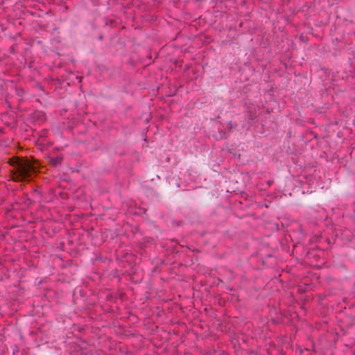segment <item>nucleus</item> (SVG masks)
<instances>
[{
    "label": "nucleus",
    "instance_id": "f257e3e1",
    "mask_svg": "<svg viewBox=\"0 0 355 355\" xmlns=\"http://www.w3.org/2000/svg\"><path fill=\"white\" fill-rule=\"evenodd\" d=\"M35 171V167L28 162H17L13 178L15 180H29L31 173Z\"/></svg>",
    "mask_w": 355,
    "mask_h": 355
},
{
    "label": "nucleus",
    "instance_id": "f03ea898",
    "mask_svg": "<svg viewBox=\"0 0 355 355\" xmlns=\"http://www.w3.org/2000/svg\"><path fill=\"white\" fill-rule=\"evenodd\" d=\"M51 162L53 163V165H57V164H59L61 163L62 162V158L59 157H56L55 158H53L51 159Z\"/></svg>",
    "mask_w": 355,
    "mask_h": 355
},
{
    "label": "nucleus",
    "instance_id": "7ed1b4c3",
    "mask_svg": "<svg viewBox=\"0 0 355 355\" xmlns=\"http://www.w3.org/2000/svg\"><path fill=\"white\" fill-rule=\"evenodd\" d=\"M272 183V182H268V185H270V184Z\"/></svg>",
    "mask_w": 355,
    "mask_h": 355
}]
</instances>
